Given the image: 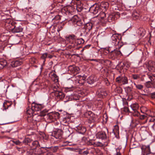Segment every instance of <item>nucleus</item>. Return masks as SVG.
Returning <instances> with one entry per match:
<instances>
[{"label": "nucleus", "instance_id": "1", "mask_svg": "<svg viewBox=\"0 0 155 155\" xmlns=\"http://www.w3.org/2000/svg\"><path fill=\"white\" fill-rule=\"evenodd\" d=\"M111 40L113 45L115 46H117L118 48H120L123 45V44L119 39L118 35L116 34L112 35L111 37Z\"/></svg>", "mask_w": 155, "mask_h": 155}, {"label": "nucleus", "instance_id": "2", "mask_svg": "<svg viewBox=\"0 0 155 155\" xmlns=\"http://www.w3.org/2000/svg\"><path fill=\"white\" fill-rule=\"evenodd\" d=\"M65 38L67 41L71 44L70 46L72 48L73 44H75L77 39V37L74 35L71 34L66 36L65 37Z\"/></svg>", "mask_w": 155, "mask_h": 155}, {"label": "nucleus", "instance_id": "3", "mask_svg": "<svg viewBox=\"0 0 155 155\" xmlns=\"http://www.w3.org/2000/svg\"><path fill=\"white\" fill-rule=\"evenodd\" d=\"M132 114L133 117L137 118V119H139L140 120H143L145 119L146 122L147 119V114H144L142 115H140V113L137 110L131 112Z\"/></svg>", "mask_w": 155, "mask_h": 155}, {"label": "nucleus", "instance_id": "4", "mask_svg": "<svg viewBox=\"0 0 155 155\" xmlns=\"http://www.w3.org/2000/svg\"><path fill=\"white\" fill-rule=\"evenodd\" d=\"M85 115L88 118L90 123L94 122L96 120V116L91 111L86 112Z\"/></svg>", "mask_w": 155, "mask_h": 155}, {"label": "nucleus", "instance_id": "5", "mask_svg": "<svg viewBox=\"0 0 155 155\" xmlns=\"http://www.w3.org/2000/svg\"><path fill=\"white\" fill-rule=\"evenodd\" d=\"M116 81L119 84L124 85L128 83V79L127 77L125 76H119L116 78Z\"/></svg>", "mask_w": 155, "mask_h": 155}, {"label": "nucleus", "instance_id": "6", "mask_svg": "<svg viewBox=\"0 0 155 155\" xmlns=\"http://www.w3.org/2000/svg\"><path fill=\"white\" fill-rule=\"evenodd\" d=\"M28 100L29 102L31 104V107L35 112V111H41L43 108V106L42 104L35 103V102H33L31 103L29 101V98H28Z\"/></svg>", "mask_w": 155, "mask_h": 155}, {"label": "nucleus", "instance_id": "7", "mask_svg": "<svg viewBox=\"0 0 155 155\" xmlns=\"http://www.w3.org/2000/svg\"><path fill=\"white\" fill-rule=\"evenodd\" d=\"M60 114L58 112H52L47 115L48 119L53 121L59 119Z\"/></svg>", "mask_w": 155, "mask_h": 155}, {"label": "nucleus", "instance_id": "8", "mask_svg": "<svg viewBox=\"0 0 155 155\" xmlns=\"http://www.w3.org/2000/svg\"><path fill=\"white\" fill-rule=\"evenodd\" d=\"M142 154L150 155L151 154L150 152V146L143 145L141 147Z\"/></svg>", "mask_w": 155, "mask_h": 155}, {"label": "nucleus", "instance_id": "9", "mask_svg": "<svg viewBox=\"0 0 155 155\" xmlns=\"http://www.w3.org/2000/svg\"><path fill=\"white\" fill-rule=\"evenodd\" d=\"M71 21L73 23L76 24L79 26H81L83 24L82 21L77 15L74 16L71 18Z\"/></svg>", "mask_w": 155, "mask_h": 155}, {"label": "nucleus", "instance_id": "10", "mask_svg": "<svg viewBox=\"0 0 155 155\" xmlns=\"http://www.w3.org/2000/svg\"><path fill=\"white\" fill-rule=\"evenodd\" d=\"M89 11L93 14H96L98 12H100L101 10L99 6L95 5L91 6L90 8Z\"/></svg>", "mask_w": 155, "mask_h": 155}, {"label": "nucleus", "instance_id": "11", "mask_svg": "<svg viewBox=\"0 0 155 155\" xmlns=\"http://www.w3.org/2000/svg\"><path fill=\"white\" fill-rule=\"evenodd\" d=\"M97 139L102 140H105L107 139V136L105 132L104 131H101L98 132L96 135Z\"/></svg>", "mask_w": 155, "mask_h": 155}, {"label": "nucleus", "instance_id": "12", "mask_svg": "<svg viewBox=\"0 0 155 155\" xmlns=\"http://www.w3.org/2000/svg\"><path fill=\"white\" fill-rule=\"evenodd\" d=\"M34 114L36 115V114L35 113V112L32 107L31 108L28 107L27 108L26 114L28 118L31 117L34 115ZM28 120L29 121L28 118Z\"/></svg>", "mask_w": 155, "mask_h": 155}, {"label": "nucleus", "instance_id": "13", "mask_svg": "<svg viewBox=\"0 0 155 155\" xmlns=\"http://www.w3.org/2000/svg\"><path fill=\"white\" fill-rule=\"evenodd\" d=\"M76 78V82H77L78 83L81 85H82L84 84L85 82V80L86 78L85 76H81L80 75H77Z\"/></svg>", "mask_w": 155, "mask_h": 155}, {"label": "nucleus", "instance_id": "14", "mask_svg": "<svg viewBox=\"0 0 155 155\" xmlns=\"http://www.w3.org/2000/svg\"><path fill=\"white\" fill-rule=\"evenodd\" d=\"M84 42V41L83 39L82 38H77V39L75 42V44H73L72 45V48H75L77 49H78L80 47H78L77 46L78 45H79L82 44H83Z\"/></svg>", "mask_w": 155, "mask_h": 155}, {"label": "nucleus", "instance_id": "15", "mask_svg": "<svg viewBox=\"0 0 155 155\" xmlns=\"http://www.w3.org/2000/svg\"><path fill=\"white\" fill-rule=\"evenodd\" d=\"M12 31L13 33H19L22 32L23 28L21 25L18 26L16 24L13 28H12Z\"/></svg>", "mask_w": 155, "mask_h": 155}, {"label": "nucleus", "instance_id": "16", "mask_svg": "<svg viewBox=\"0 0 155 155\" xmlns=\"http://www.w3.org/2000/svg\"><path fill=\"white\" fill-rule=\"evenodd\" d=\"M75 130L78 133L82 134H84L86 130V129L84 127H82L81 125H79L76 127Z\"/></svg>", "mask_w": 155, "mask_h": 155}, {"label": "nucleus", "instance_id": "17", "mask_svg": "<svg viewBox=\"0 0 155 155\" xmlns=\"http://www.w3.org/2000/svg\"><path fill=\"white\" fill-rule=\"evenodd\" d=\"M58 88V87H54V92H52V95H52L53 94H54L55 97H64L65 95L62 92L58 91H56V89H57V88Z\"/></svg>", "mask_w": 155, "mask_h": 155}, {"label": "nucleus", "instance_id": "18", "mask_svg": "<svg viewBox=\"0 0 155 155\" xmlns=\"http://www.w3.org/2000/svg\"><path fill=\"white\" fill-rule=\"evenodd\" d=\"M146 66L149 71H153L155 68V63L153 61H150L147 64Z\"/></svg>", "mask_w": 155, "mask_h": 155}, {"label": "nucleus", "instance_id": "19", "mask_svg": "<svg viewBox=\"0 0 155 155\" xmlns=\"http://www.w3.org/2000/svg\"><path fill=\"white\" fill-rule=\"evenodd\" d=\"M116 46V49H114L113 51H111L110 52V55L111 56L115 57L116 56L121 54V52L119 49L120 48H118L117 46Z\"/></svg>", "mask_w": 155, "mask_h": 155}, {"label": "nucleus", "instance_id": "20", "mask_svg": "<svg viewBox=\"0 0 155 155\" xmlns=\"http://www.w3.org/2000/svg\"><path fill=\"white\" fill-rule=\"evenodd\" d=\"M52 135L56 139H61L62 137V133L60 130L55 131L52 133Z\"/></svg>", "mask_w": 155, "mask_h": 155}, {"label": "nucleus", "instance_id": "21", "mask_svg": "<svg viewBox=\"0 0 155 155\" xmlns=\"http://www.w3.org/2000/svg\"><path fill=\"white\" fill-rule=\"evenodd\" d=\"M63 98V101L65 103L69 101H73L74 102L76 101L77 102H78L80 101V98L78 97H77V98L76 97H66V99H64V97Z\"/></svg>", "mask_w": 155, "mask_h": 155}, {"label": "nucleus", "instance_id": "22", "mask_svg": "<svg viewBox=\"0 0 155 155\" xmlns=\"http://www.w3.org/2000/svg\"><path fill=\"white\" fill-rule=\"evenodd\" d=\"M39 147H40L37 149L38 152L44 153L46 152V151H48V149H46V148H49V147H47L45 145L40 144V146H39Z\"/></svg>", "mask_w": 155, "mask_h": 155}, {"label": "nucleus", "instance_id": "23", "mask_svg": "<svg viewBox=\"0 0 155 155\" xmlns=\"http://www.w3.org/2000/svg\"><path fill=\"white\" fill-rule=\"evenodd\" d=\"M22 62L21 61H15L11 62V65L13 67H16L21 65Z\"/></svg>", "mask_w": 155, "mask_h": 155}, {"label": "nucleus", "instance_id": "24", "mask_svg": "<svg viewBox=\"0 0 155 155\" xmlns=\"http://www.w3.org/2000/svg\"><path fill=\"white\" fill-rule=\"evenodd\" d=\"M70 120V117H66L63 118L61 123L64 125H67L69 124Z\"/></svg>", "mask_w": 155, "mask_h": 155}, {"label": "nucleus", "instance_id": "25", "mask_svg": "<svg viewBox=\"0 0 155 155\" xmlns=\"http://www.w3.org/2000/svg\"><path fill=\"white\" fill-rule=\"evenodd\" d=\"M29 146L31 147H35V149H36L37 147H38L40 146V144L38 140H35L31 144H29Z\"/></svg>", "mask_w": 155, "mask_h": 155}, {"label": "nucleus", "instance_id": "26", "mask_svg": "<svg viewBox=\"0 0 155 155\" xmlns=\"http://www.w3.org/2000/svg\"><path fill=\"white\" fill-rule=\"evenodd\" d=\"M93 27V24L91 22L86 23L84 26V28L86 31H89Z\"/></svg>", "mask_w": 155, "mask_h": 155}, {"label": "nucleus", "instance_id": "27", "mask_svg": "<svg viewBox=\"0 0 155 155\" xmlns=\"http://www.w3.org/2000/svg\"><path fill=\"white\" fill-rule=\"evenodd\" d=\"M7 64V62L5 60H0V70L2 69Z\"/></svg>", "mask_w": 155, "mask_h": 155}, {"label": "nucleus", "instance_id": "28", "mask_svg": "<svg viewBox=\"0 0 155 155\" xmlns=\"http://www.w3.org/2000/svg\"><path fill=\"white\" fill-rule=\"evenodd\" d=\"M32 141V140L30 138L26 137L23 140L22 143L25 145H29L31 144L30 143Z\"/></svg>", "mask_w": 155, "mask_h": 155}, {"label": "nucleus", "instance_id": "29", "mask_svg": "<svg viewBox=\"0 0 155 155\" xmlns=\"http://www.w3.org/2000/svg\"><path fill=\"white\" fill-rule=\"evenodd\" d=\"M130 107L133 110V111L137 110L139 107L138 104L137 103H134L132 104L130 106Z\"/></svg>", "mask_w": 155, "mask_h": 155}, {"label": "nucleus", "instance_id": "30", "mask_svg": "<svg viewBox=\"0 0 155 155\" xmlns=\"http://www.w3.org/2000/svg\"><path fill=\"white\" fill-rule=\"evenodd\" d=\"M46 149H48V150H50L53 153L56 152L58 149V147L57 146H55L54 147H49V148H46Z\"/></svg>", "mask_w": 155, "mask_h": 155}, {"label": "nucleus", "instance_id": "31", "mask_svg": "<svg viewBox=\"0 0 155 155\" xmlns=\"http://www.w3.org/2000/svg\"><path fill=\"white\" fill-rule=\"evenodd\" d=\"M97 94L98 97H103L104 96L105 97L107 96V94L106 92L104 91H101V92L98 91L97 92Z\"/></svg>", "mask_w": 155, "mask_h": 155}, {"label": "nucleus", "instance_id": "32", "mask_svg": "<svg viewBox=\"0 0 155 155\" xmlns=\"http://www.w3.org/2000/svg\"><path fill=\"white\" fill-rule=\"evenodd\" d=\"M10 142H12L14 144L17 145H21L22 144V142L19 141V140L15 139L14 140H12L10 141Z\"/></svg>", "mask_w": 155, "mask_h": 155}, {"label": "nucleus", "instance_id": "33", "mask_svg": "<svg viewBox=\"0 0 155 155\" xmlns=\"http://www.w3.org/2000/svg\"><path fill=\"white\" fill-rule=\"evenodd\" d=\"M65 91L67 92L69 91H72L75 89V87L72 86H68L64 87Z\"/></svg>", "mask_w": 155, "mask_h": 155}, {"label": "nucleus", "instance_id": "34", "mask_svg": "<svg viewBox=\"0 0 155 155\" xmlns=\"http://www.w3.org/2000/svg\"><path fill=\"white\" fill-rule=\"evenodd\" d=\"M113 132L114 134H119V127L118 125H116L114 126V128L113 129Z\"/></svg>", "mask_w": 155, "mask_h": 155}, {"label": "nucleus", "instance_id": "35", "mask_svg": "<svg viewBox=\"0 0 155 155\" xmlns=\"http://www.w3.org/2000/svg\"><path fill=\"white\" fill-rule=\"evenodd\" d=\"M134 84L135 86L136 89L138 90H142L143 88V86L141 84H137L135 82H134Z\"/></svg>", "mask_w": 155, "mask_h": 155}, {"label": "nucleus", "instance_id": "36", "mask_svg": "<svg viewBox=\"0 0 155 155\" xmlns=\"http://www.w3.org/2000/svg\"><path fill=\"white\" fill-rule=\"evenodd\" d=\"M104 145V144L100 142H95L94 146L97 147H103Z\"/></svg>", "mask_w": 155, "mask_h": 155}, {"label": "nucleus", "instance_id": "37", "mask_svg": "<svg viewBox=\"0 0 155 155\" xmlns=\"http://www.w3.org/2000/svg\"><path fill=\"white\" fill-rule=\"evenodd\" d=\"M152 82L150 81L147 82L145 84V86L147 88H151L152 84Z\"/></svg>", "mask_w": 155, "mask_h": 155}, {"label": "nucleus", "instance_id": "38", "mask_svg": "<svg viewBox=\"0 0 155 155\" xmlns=\"http://www.w3.org/2000/svg\"><path fill=\"white\" fill-rule=\"evenodd\" d=\"M131 78L134 80H136L140 78V76L138 74H132L131 75Z\"/></svg>", "mask_w": 155, "mask_h": 155}, {"label": "nucleus", "instance_id": "39", "mask_svg": "<svg viewBox=\"0 0 155 155\" xmlns=\"http://www.w3.org/2000/svg\"><path fill=\"white\" fill-rule=\"evenodd\" d=\"M94 143L95 142L94 140H90L87 142V144L89 145H93L94 146Z\"/></svg>", "mask_w": 155, "mask_h": 155}, {"label": "nucleus", "instance_id": "40", "mask_svg": "<svg viewBox=\"0 0 155 155\" xmlns=\"http://www.w3.org/2000/svg\"><path fill=\"white\" fill-rule=\"evenodd\" d=\"M10 106V105H9ZM9 105H8L7 104V103L4 102L3 104V108L2 109V110L3 111H4L5 110H6L8 108V107Z\"/></svg>", "mask_w": 155, "mask_h": 155}, {"label": "nucleus", "instance_id": "41", "mask_svg": "<svg viewBox=\"0 0 155 155\" xmlns=\"http://www.w3.org/2000/svg\"><path fill=\"white\" fill-rule=\"evenodd\" d=\"M82 106L81 104H76L75 105V108L78 110V111H79L81 110V108Z\"/></svg>", "mask_w": 155, "mask_h": 155}, {"label": "nucleus", "instance_id": "42", "mask_svg": "<svg viewBox=\"0 0 155 155\" xmlns=\"http://www.w3.org/2000/svg\"><path fill=\"white\" fill-rule=\"evenodd\" d=\"M139 30L140 31V32H139V33L141 35H143L145 34V31L143 28H140Z\"/></svg>", "mask_w": 155, "mask_h": 155}, {"label": "nucleus", "instance_id": "43", "mask_svg": "<svg viewBox=\"0 0 155 155\" xmlns=\"http://www.w3.org/2000/svg\"><path fill=\"white\" fill-rule=\"evenodd\" d=\"M122 100L123 102V104L124 105H128V102L127 100V98L125 97H122Z\"/></svg>", "mask_w": 155, "mask_h": 155}, {"label": "nucleus", "instance_id": "44", "mask_svg": "<svg viewBox=\"0 0 155 155\" xmlns=\"http://www.w3.org/2000/svg\"><path fill=\"white\" fill-rule=\"evenodd\" d=\"M101 5L102 7H104L105 9H106L108 7V4L107 2H105L102 3Z\"/></svg>", "mask_w": 155, "mask_h": 155}, {"label": "nucleus", "instance_id": "45", "mask_svg": "<svg viewBox=\"0 0 155 155\" xmlns=\"http://www.w3.org/2000/svg\"><path fill=\"white\" fill-rule=\"evenodd\" d=\"M148 77L150 79L151 81H155V76L153 75H149Z\"/></svg>", "mask_w": 155, "mask_h": 155}, {"label": "nucleus", "instance_id": "46", "mask_svg": "<svg viewBox=\"0 0 155 155\" xmlns=\"http://www.w3.org/2000/svg\"><path fill=\"white\" fill-rule=\"evenodd\" d=\"M48 56V54L47 53H45L44 54H43L41 56V58L43 59H44V62H45V58L47 57Z\"/></svg>", "mask_w": 155, "mask_h": 155}, {"label": "nucleus", "instance_id": "47", "mask_svg": "<svg viewBox=\"0 0 155 155\" xmlns=\"http://www.w3.org/2000/svg\"><path fill=\"white\" fill-rule=\"evenodd\" d=\"M123 111L126 113H129L130 111L128 107L125 106L123 108Z\"/></svg>", "mask_w": 155, "mask_h": 155}, {"label": "nucleus", "instance_id": "48", "mask_svg": "<svg viewBox=\"0 0 155 155\" xmlns=\"http://www.w3.org/2000/svg\"><path fill=\"white\" fill-rule=\"evenodd\" d=\"M13 87V85L12 86V87H10L8 85H6V89L5 90V91L6 92L7 91V90H9L10 89L12 88ZM4 91H5V90H4Z\"/></svg>", "mask_w": 155, "mask_h": 155}, {"label": "nucleus", "instance_id": "49", "mask_svg": "<svg viewBox=\"0 0 155 155\" xmlns=\"http://www.w3.org/2000/svg\"><path fill=\"white\" fill-rule=\"evenodd\" d=\"M151 27L153 28H155V21H152L150 23Z\"/></svg>", "mask_w": 155, "mask_h": 155}, {"label": "nucleus", "instance_id": "50", "mask_svg": "<svg viewBox=\"0 0 155 155\" xmlns=\"http://www.w3.org/2000/svg\"><path fill=\"white\" fill-rule=\"evenodd\" d=\"M104 82L105 83V84L107 86H108L110 85V83L108 80L107 78L104 79Z\"/></svg>", "mask_w": 155, "mask_h": 155}, {"label": "nucleus", "instance_id": "51", "mask_svg": "<svg viewBox=\"0 0 155 155\" xmlns=\"http://www.w3.org/2000/svg\"><path fill=\"white\" fill-rule=\"evenodd\" d=\"M100 16L102 19L104 18L106 16V14L104 12H102L100 14Z\"/></svg>", "mask_w": 155, "mask_h": 155}, {"label": "nucleus", "instance_id": "52", "mask_svg": "<svg viewBox=\"0 0 155 155\" xmlns=\"http://www.w3.org/2000/svg\"><path fill=\"white\" fill-rule=\"evenodd\" d=\"M116 155H120V148H117L116 149Z\"/></svg>", "mask_w": 155, "mask_h": 155}, {"label": "nucleus", "instance_id": "53", "mask_svg": "<svg viewBox=\"0 0 155 155\" xmlns=\"http://www.w3.org/2000/svg\"><path fill=\"white\" fill-rule=\"evenodd\" d=\"M132 16L133 17L135 18L136 19H138L139 18L138 14L136 13V15L134 13L132 15Z\"/></svg>", "mask_w": 155, "mask_h": 155}, {"label": "nucleus", "instance_id": "54", "mask_svg": "<svg viewBox=\"0 0 155 155\" xmlns=\"http://www.w3.org/2000/svg\"><path fill=\"white\" fill-rule=\"evenodd\" d=\"M46 152H47L46 155H53V153L50 150L46 151Z\"/></svg>", "mask_w": 155, "mask_h": 155}, {"label": "nucleus", "instance_id": "55", "mask_svg": "<svg viewBox=\"0 0 155 155\" xmlns=\"http://www.w3.org/2000/svg\"><path fill=\"white\" fill-rule=\"evenodd\" d=\"M43 153H41L39 152H38L37 151V152L34 154V155H43Z\"/></svg>", "mask_w": 155, "mask_h": 155}, {"label": "nucleus", "instance_id": "56", "mask_svg": "<svg viewBox=\"0 0 155 155\" xmlns=\"http://www.w3.org/2000/svg\"><path fill=\"white\" fill-rule=\"evenodd\" d=\"M64 25V24H63L62 25H60L58 27V31L59 32L60 31Z\"/></svg>", "mask_w": 155, "mask_h": 155}, {"label": "nucleus", "instance_id": "57", "mask_svg": "<svg viewBox=\"0 0 155 155\" xmlns=\"http://www.w3.org/2000/svg\"><path fill=\"white\" fill-rule=\"evenodd\" d=\"M89 153V152L87 150L84 151L82 152V153L83 155H87Z\"/></svg>", "mask_w": 155, "mask_h": 155}, {"label": "nucleus", "instance_id": "58", "mask_svg": "<svg viewBox=\"0 0 155 155\" xmlns=\"http://www.w3.org/2000/svg\"><path fill=\"white\" fill-rule=\"evenodd\" d=\"M119 134H114L115 135V137L117 139H119L120 138V137H119Z\"/></svg>", "mask_w": 155, "mask_h": 155}, {"label": "nucleus", "instance_id": "59", "mask_svg": "<svg viewBox=\"0 0 155 155\" xmlns=\"http://www.w3.org/2000/svg\"><path fill=\"white\" fill-rule=\"evenodd\" d=\"M54 5L52 4L51 6H50L49 8L50 10H51L53 9V8L54 7Z\"/></svg>", "mask_w": 155, "mask_h": 155}, {"label": "nucleus", "instance_id": "60", "mask_svg": "<svg viewBox=\"0 0 155 155\" xmlns=\"http://www.w3.org/2000/svg\"><path fill=\"white\" fill-rule=\"evenodd\" d=\"M127 98V102L130 101L132 99V97H125Z\"/></svg>", "mask_w": 155, "mask_h": 155}, {"label": "nucleus", "instance_id": "61", "mask_svg": "<svg viewBox=\"0 0 155 155\" xmlns=\"http://www.w3.org/2000/svg\"><path fill=\"white\" fill-rule=\"evenodd\" d=\"M151 88H155V84L154 83H152Z\"/></svg>", "mask_w": 155, "mask_h": 155}, {"label": "nucleus", "instance_id": "62", "mask_svg": "<svg viewBox=\"0 0 155 155\" xmlns=\"http://www.w3.org/2000/svg\"><path fill=\"white\" fill-rule=\"evenodd\" d=\"M91 46V45H87L85 46V47H84V49H86L87 48H89Z\"/></svg>", "mask_w": 155, "mask_h": 155}, {"label": "nucleus", "instance_id": "63", "mask_svg": "<svg viewBox=\"0 0 155 155\" xmlns=\"http://www.w3.org/2000/svg\"><path fill=\"white\" fill-rule=\"evenodd\" d=\"M53 75L56 78V79L57 80V81H58V79L57 77V76L55 74H53Z\"/></svg>", "mask_w": 155, "mask_h": 155}, {"label": "nucleus", "instance_id": "64", "mask_svg": "<svg viewBox=\"0 0 155 155\" xmlns=\"http://www.w3.org/2000/svg\"><path fill=\"white\" fill-rule=\"evenodd\" d=\"M127 90L129 91H130L131 90V88L130 87H127Z\"/></svg>", "mask_w": 155, "mask_h": 155}]
</instances>
